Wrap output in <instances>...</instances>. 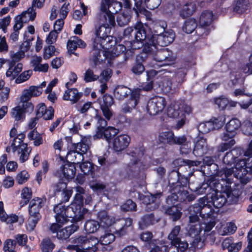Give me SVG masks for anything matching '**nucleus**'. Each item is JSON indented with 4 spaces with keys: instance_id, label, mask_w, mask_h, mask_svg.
<instances>
[{
    "instance_id": "obj_1",
    "label": "nucleus",
    "mask_w": 252,
    "mask_h": 252,
    "mask_svg": "<svg viewBox=\"0 0 252 252\" xmlns=\"http://www.w3.org/2000/svg\"><path fill=\"white\" fill-rule=\"evenodd\" d=\"M184 184L180 182L170 183L169 181L168 192H170L165 199V203L167 205V208L165 209V213L169 216V218L173 221H177L181 219L182 216L181 207L179 204L176 203L180 202L187 204L193 201L196 195L192 193H189L187 190H185L187 179H185Z\"/></svg>"
},
{
    "instance_id": "obj_2",
    "label": "nucleus",
    "mask_w": 252,
    "mask_h": 252,
    "mask_svg": "<svg viewBox=\"0 0 252 252\" xmlns=\"http://www.w3.org/2000/svg\"><path fill=\"white\" fill-rule=\"evenodd\" d=\"M76 192L73 202L66 207L62 204L55 205L53 208L54 217L59 222H63L66 217L72 218L73 221H80L84 219L88 209L84 207L85 189L81 187L76 188Z\"/></svg>"
},
{
    "instance_id": "obj_3",
    "label": "nucleus",
    "mask_w": 252,
    "mask_h": 252,
    "mask_svg": "<svg viewBox=\"0 0 252 252\" xmlns=\"http://www.w3.org/2000/svg\"><path fill=\"white\" fill-rule=\"evenodd\" d=\"M103 14V18L104 19V24L99 26L95 30V37L94 39V49L92 53L91 60L94 62L95 64L99 62V57H100V48L105 42L107 39L106 43L110 41V38L113 37L109 35L110 33L111 27H114L116 25L115 18L114 13H112L108 11V9L106 11H101Z\"/></svg>"
},
{
    "instance_id": "obj_4",
    "label": "nucleus",
    "mask_w": 252,
    "mask_h": 252,
    "mask_svg": "<svg viewBox=\"0 0 252 252\" xmlns=\"http://www.w3.org/2000/svg\"><path fill=\"white\" fill-rule=\"evenodd\" d=\"M145 152V149L142 144H139L127 150V154L130 157V161L124 169L120 171L119 175L122 178L132 179L139 174L140 171L139 165Z\"/></svg>"
},
{
    "instance_id": "obj_5",
    "label": "nucleus",
    "mask_w": 252,
    "mask_h": 252,
    "mask_svg": "<svg viewBox=\"0 0 252 252\" xmlns=\"http://www.w3.org/2000/svg\"><path fill=\"white\" fill-rule=\"evenodd\" d=\"M188 211L189 223L198 222L199 217L203 219H212L215 217L214 216L215 211L212 208L208 197L200 198L198 203L188 207Z\"/></svg>"
},
{
    "instance_id": "obj_6",
    "label": "nucleus",
    "mask_w": 252,
    "mask_h": 252,
    "mask_svg": "<svg viewBox=\"0 0 252 252\" xmlns=\"http://www.w3.org/2000/svg\"><path fill=\"white\" fill-rule=\"evenodd\" d=\"M115 97L119 100H123L130 95L129 98L123 105L122 111L125 113H130L137 105L140 100V90H131L124 86H117L114 91Z\"/></svg>"
},
{
    "instance_id": "obj_7",
    "label": "nucleus",
    "mask_w": 252,
    "mask_h": 252,
    "mask_svg": "<svg viewBox=\"0 0 252 252\" xmlns=\"http://www.w3.org/2000/svg\"><path fill=\"white\" fill-rule=\"evenodd\" d=\"M146 28L143 24L137 22L134 27H128L124 32V35L131 37L130 45L133 50H137L143 46V42L145 40Z\"/></svg>"
},
{
    "instance_id": "obj_8",
    "label": "nucleus",
    "mask_w": 252,
    "mask_h": 252,
    "mask_svg": "<svg viewBox=\"0 0 252 252\" xmlns=\"http://www.w3.org/2000/svg\"><path fill=\"white\" fill-rule=\"evenodd\" d=\"M43 200L39 197L33 198L30 202L29 206V213L30 215L26 227L30 231H32L36 225L38 221L41 218L39 213L40 209L43 206Z\"/></svg>"
},
{
    "instance_id": "obj_9",
    "label": "nucleus",
    "mask_w": 252,
    "mask_h": 252,
    "mask_svg": "<svg viewBox=\"0 0 252 252\" xmlns=\"http://www.w3.org/2000/svg\"><path fill=\"white\" fill-rule=\"evenodd\" d=\"M220 179H216L214 177L209 178L206 181L205 179L204 182L202 183L201 189L202 190H204L205 193H206V190L208 189V191L213 190L216 192L221 191L224 190V187L226 186L228 184H232L233 179L228 177L227 178L224 176L219 177Z\"/></svg>"
},
{
    "instance_id": "obj_10",
    "label": "nucleus",
    "mask_w": 252,
    "mask_h": 252,
    "mask_svg": "<svg viewBox=\"0 0 252 252\" xmlns=\"http://www.w3.org/2000/svg\"><path fill=\"white\" fill-rule=\"evenodd\" d=\"M244 153V151L240 148L236 147L231 150L229 152L226 153L224 156L222 161L224 164L228 166H232L234 165V176L237 178H239L241 180V182L243 184L247 183V181H245V179L243 177L245 176L238 177L237 175L239 172L238 169H236V165L240 162L241 161H245V160H242L239 158V157Z\"/></svg>"
},
{
    "instance_id": "obj_11",
    "label": "nucleus",
    "mask_w": 252,
    "mask_h": 252,
    "mask_svg": "<svg viewBox=\"0 0 252 252\" xmlns=\"http://www.w3.org/2000/svg\"><path fill=\"white\" fill-rule=\"evenodd\" d=\"M110 41L109 42L106 43V41L108 40V39H106L105 42L102 47L100 48V57H99V62L97 64H95L94 62L91 60L92 58V53L94 49V42L93 43V49L91 52H90V62L91 63H93L94 66H96L97 65L101 64L105 60L107 59H111L115 56H119L120 54L123 53L126 49V47L122 44L117 45L114 48L112 49V51H103L102 50V49H105V46L107 45L108 43H111L113 42L112 38H110Z\"/></svg>"
},
{
    "instance_id": "obj_12",
    "label": "nucleus",
    "mask_w": 252,
    "mask_h": 252,
    "mask_svg": "<svg viewBox=\"0 0 252 252\" xmlns=\"http://www.w3.org/2000/svg\"><path fill=\"white\" fill-rule=\"evenodd\" d=\"M166 105V101L164 97L155 96L150 98L147 104V113L151 116H155L161 112Z\"/></svg>"
},
{
    "instance_id": "obj_13",
    "label": "nucleus",
    "mask_w": 252,
    "mask_h": 252,
    "mask_svg": "<svg viewBox=\"0 0 252 252\" xmlns=\"http://www.w3.org/2000/svg\"><path fill=\"white\" fill-rule=\"evenodd\" d=\"M156 51L154 59L157 62L161 63L160 65H169L174 63L176 58L171 51L165 48Z\"/></svg>"
},
{
    "instance_id": "obj_14",
    "label": "nucleus",
    "mask_w": 252,
    "mask_h": 252,
    "mask_svg": "<svg viewBox=\"0 0 252 252\" xmlns=\"http://www.w3.org/2000/svg\"><path fill=\"white\" fill-rule=\"evenodd\" d=\"M135 1L136 9L141 15L147 16L150 12L146 9L154 10L158 8L161 2V0H134Z\"/></svg>"
},
{
    "instance_id": "obj_15",
    "label": "nucleus",
    "mask_w": 252,
    "mask_h": 252,
    "mask_svg": "<svg viewBox=\"0 0 252 252\" xmlns=\"http://www.w3.org/2000/svg\"><path fill=\"white\" fill-rule=\"evenodd\" d=\"M35 17L36 12L33 11L32 7L23 11L20 15L15 18V24L13 26L14 31L18 32L23 27L24 23H26L29 21H33Z\"/></svg>"
},
{
    "instance_id": "obj_16",
    "label": "nucleus",
    "mask_w": 252,
    "mask_h": 252,
    "mask_svg": "<svg viewBox=\"0 0 252 252\" xmlns=\"http://www.w3.org/2000/svg\"><path fill=\"white\" fill-rule=\"evenodd\" d=\"M22 102V106L18 105L12 109L11 116L17 121L25 119L26 113H31L33 111L34 105L32 102Z\"/></svg>"
},
{
    "instance_id": "obj_17",
    "label": "nucleus",
    "mask_w": 252,
    "mask_h": 252,
    "mask_svg": "<svg viewBox=\"0 0 252 252\" xmlns=\"http://www.w3.org/2000/svg\"><path fill=\"white\" fill-rule=\"evenodd\" d=\"M91 136H84L82 137L80 142L77 143H72V150L68 151L66 153L67 157L72 154H80L83 155L86 154L90 149L89 145L91 143Z\"/></svg>"
},
{
    "instance_id": "obj_18",
    "label": "nucleus",
    "mask_w": 252,
    "mask_h": 252,
    "mask_svg": "<svg viewBox=\"0 0 252 252\" xmlns=\"http://www.w3.org/2000/svg\"><path fill=\"white\" fill-rule=\"evenodd\" d=\"M241 126V121L237 118L230 120L225 126L226 132L222 136V140L228 141L230 138H233L237 133Z\"/></svg>"
},
{
    "instance_id": "obj_19",
    "label": "nucleus",
    "mask_w": 252,
    "mask_h": 252,
    "mask_svg": "<svg viewBox=\"0 0 252 252\" xmlns=\"http://www.w3.org/2000/svg\"><path fill=\"white\" fill-rule=\"evenodd\" d=\"M145 40L143 41V46H142V52L140 54H143L146 55L147 58L148 56L150 54H154L157 50L158 45L156 42L154 35H153L149 31L148 32L146 30Z\"/></svg>"
},
{
    "instance_id": "obj_20",
    "label": "nucleus",
    "mask_w": 252,
    "mask_h": 252,
    "mask_svg": "<svg viewBox=\"0 0 252 252\" xmlns=\"http://www.w3.org/2000/svg\"><path fill=\"white\" fill-rule=\"evenodd\" d=\"M131 138L127 134H122L116 136L112 141L113 150L117 153L122 152L128 147Z\"/></svg>"
},
{
    "instance_id": "obj_21",
    "label": "nucleus",
    "mask_w": 252,
    "mask_h": 252,
    "mask_svg": "<svg viewBox=\"0 0 252 252\" xmlns=\"http://www.w3.org/2000/svg\"><path fill=\"white\" fill-rule=\"evenodd\" d=\"M76 168L74 162H65L59 171L60 177L69 182L73 179L76 173Z\"/></svg>"
},
{
    "instance_id": "obj_22",
    "label": "nucleus",
    "mask_w": 252,
    "mask_h": 252,
    "mask_svg": "<svg viewBox=\"0 0 252 252\" xmlns=\"http://www.w3.org/2000/svg\"><path fill=\"white\" fill-rule=\"evenodd\" d=\"M119 132L118 129L109 126L103 129L100 133H95L93 136V139L94 140L102 139L110 143L112 138H114Z\"/></svg>"
},
{
    "instance_id": "obj_23",
    "label": "nucleus",
    "mask_w": 252,
    "mask_h": 252,
    "mask_svg": "<svg viewBox=\"0 0 252 252\" xmlns=\"http://www.w3.org/2000/svg\"><path fill=\"white\" fill-rule=\"evenodd\" d=\"M154 35L156 42L158 45L165 47L173 42L175 35L172 32H164L159 34H152Z\"/></svg>"
},
{
    "instance_id": "obj_24",
    "label": "nucleus",
    "mask_w": 252,
    "mask_h": 252,
    "mask_svg": "<svg viewBox=\"0 0 252 252\" xmlns=\"http://www.w3.org/2000/svg\"><path fill=\"white\" fill-rule=\"evenodd\" d=\"M208 150L206 139L200 136L197 137L192 151L193 155L197 157H203L207 153Z\"/></svg>"
},
{
    "instance_id": "obj_25",
    "label": "nucleus",
    "mask_w": 252,
    "mask_h": 252,
    "mask_svg": "<svg viewBox=\"0 0 252 252\" xmlns=\"http://www.w3.org/2000/svg\"><path fill=\"white\" fill-rule=\"evenodd\" d=\"M70 219V220L73 223L63 228H61L56 235L58 239L63 241L67 240L72 234L76 231L79 228V225L77 223L78 221L74 222L72 218Z\"/></svg>"
},
{
    "instance_id": "obj_26",
    "label": "nucleus",
    "mask_w": 252,
    "mask_h": 252,
    "mask_svg": "<svg viewBox=\"0 0 252 252\" xmlns=\"http://www.w3.org/2000/svg\"><path fill=\"white\" fill-rule=\"evenodd\" d=\"M231 184H228L226 186H225L223 192L226 195L227 199L229 200L230 203L237 204L240 200L242 192L238 189H232Z\"/></svg>"
},
{
    "instance_id": "obj_27",
    "label": "nucleus",
    "mask_w": 252,
    "mask_h": 252,
    "mask_svg": "<svg viewBox=\"0 0 252 252\" xmlns=\"http://www.w3.org/2000/svg\"><path fill=\"white\" fill-rule=\"evenodd\" d=\"M210 173L218 177L224 176L225 178L231 177L234 173V168L223 167L219 169L218 165L215 162L208 167Z\"/></svg>"
},
{
    "instance_id": "obj_28",
    "label": "nucleus",
    "mask_w": 252,
    "mask_h": 252,
    "mask_svg": "<svg viewBox=\"0 0 252 252\" xmlns=\"http://www.w3.org/2000/svg\"><path fill=\"white\" fill-rule=\"evenodd\" d=\"M146 55L143 54L137 55L131 69L132 72L137 75L141 74L145 70L144 63H146Z\"/></svg>"
},
{
    "instance_id": "obj_29",
    "label": "nucleus",
    "mask_w": 252,
    "mask_h": 252,
    "mask_svg": "<svg viewBox=\"0 0 252 252\" xmlns=\"http://www.w3.org/2000/svg\"><path fill=\"white\" fill-rule=\"evenodd\" d=\"M122 227L116 231V234L119 237L128 235L132 232L134 229L133 220L132 218L127 217L122 220Z\"/></svg>"
},
{
    "instance_id": "obj_30",
    "label": "nucleus",
    "mask_w": 252,
    "mask_h": 252,
    "mask_svg": "<svg viewBox=\"0 0 252 252\" xmlns=\"http://www.w3.org/2000/svg\"><path fill=\"white\" fill-rule=\"evenodd\" d=\"M213 20V13L212 11L204 10L202 12L199 19V25L196 33L199 30H205V28L209 26Z\"/></svg>"
},
{
    "instance_id": "obj_31",
    "label": "nucleus",
    "mask_w": 252,
    "mask_h": 252,
    "mask_svg": "<svg viewBox=\"0 0 252 252\" xmlns=\"http://www.w3.org/2000/svg\"><path fill=\"white\" fill-rule=\"evenodd\" d=\"M236 166L239 171L237 176H245L247 174L252 175V158H248L246 161H241Z\"/></svg>"
},
{
    "instance_id": "obj_32",
    "label": "nucleus",
    "mask_w": 252,
    "mask_h": 252,
    "mask_svg": "<svg viewBox=\"0 0 252 252\" xmlns=\"http://www.w3.org/2000/svg\"><path fill=\"white\" fill-rule=\"evenodd\" d=\"M63 96L64 100H70L72 104L77 103L82 97L83 93L78 92L76 88H66Z\"/></svg>"
},
{
    "instance_id": "obj_33",
    "label": "nucleus",
    "mask_w": 252,
    "mask_h": 252,
    "mask_svg": "<svg viewBox=\"0 0 252 252\" xmlns=\"http://www.w3.org/2000/svg\"><path fill=\"white\" fill-rule=\"evenodd\" d=\"M42 91V87L40 86H31L29 89L24 91L23 94L21 97V101L29 102L32 97L39 96Z\"/></svg>"
},
{
    "instance_id": "obj_34",
    "label": "nucleus",
    "mask_w": 252,
    "mask_h": 252,
    "mask_svg": "<svg viewBox=\"0 0 252 252\" xmlns=\"http://www.w3.org/2000/svg\"><path fill=\"white\" fill-rule=\"evenodd\" d=\"M223 192L220 191L216 192L212 194L211 200H209L210 204L213 205L214 208L219 209L223 207L227 202V198L223 194Z\"/></svg>"
},
{
    "instance_id": "obj_35",
    "label": "nucleus",
    "mask_w": 252,
    "mask_h": 252,
    "mask_svg": "<svg viewBox=\"0 0 252 252\" xmlns=\"http://www.w3.org/2000/svg\"><path fill=\"white\" fill-rule=\"evenodd\" d=\"M196 9V4L193 2H188L184 4L179 10V15L183 19L191 16Z\"/></svg>"
},
{
    "instance_id": "obj_36",
    "label": "nucleus",
    "mask_w": 252,
    "mask_h": 252,
    "mask_svg": "<svg viewBox=\"0 0 252 252\" xmlns=\"http://www.w3.org/2000/svg\"><path fill=\"white\" fill-rule=\"evenodd\" d=\"M155 222V218L154 213L145 214L143 216L138 222V227L141 230H144L149 226L153 225Z\"/></svg>"
},
{
    "instance_id": "obj_37",
    "label": "nucleus",
    "mask_w": 252,
    "mask_h": 252,
    "mask_svg": "<svg viewBox=\"0 0 252 252\" xmlns=\"http://www.w3.org/2000/svg\"><path fill=\"white\" fill-rule=\"evenodd\" d=\"M147 248L150 249L149 252H166L167 249L165 242L158 239H154Z\"/></svg>"
},
{
    "instance_id": "obj_38",
    "label": "nucleus",
    "mask_w": 252,
    "mask_h": 252,
    "mask_svg": "<svg viewBox=\"0 0 252 252\" xmlns=\"http://www.w3.org/2000/svg\"><path fill=\"white\" fill-rule=\"evenodd\" d=\"M168 186H169V185L168 186H166V187ZM165 188L166 189H164L163 188L162 191H157L156 193H153V194L151 193H149L150 198H151V200L152 201L153 204V205L152 206V208H150V211H152V210H154L158 208L159 206L160 203V201H161L160 198L161 197V196L163 194L165 195L169 193V192H168V188H166V187H165Z\"/></svg>"
},
{
    "instance_id": "obj_39",
    "label": "nucleus",
    "mask_w": 252,
    "mask_h": 252,
    "mask_svg": "<svg viewBox=\"0 0 252 252\" xmlns=\"http://www.w3.org/2000/svg\"><path fill=\"white\" fill-rule=\"evenodd\" d=\"M81 172L85 175H90L94 178L95 177V166L89 161L83 162L80 165Z\"/></svg>"
},
{
    "instance_id": "obj_40",
    "label": "nucleus",
    "mask_w": 252,
    "mask_h": 252,
    "mask_svg": "<svg viewBox=\"0 0 252 252\" xmlns=\"http://www.w3.org/2000/svg\"><path fill=\"white\" fill-rule=\"evenodd\" d=\"M179 173L177 172V176H178V180H177V182L179 181V182H181L182 184H184V183L185 182V179H188V178H185L183 179V181H181L180 179V178L179 177ZM188 182H189V189L191 191L195 192L197 194H203L205 193L204 190H202V189H201V186H202V183L198 182H196V183H195V182H189L188 181V180H187V184H186V186H187ZM186 187H185V189H186Z\"/></svg>"
},
{
    "instance_id": "obj_41",
    "label": "nucleus",
    "mask_w": 252,
    "mask_h": 252,
    "mask_svg": "<svg viewBox=\"0 0 252 252\" xmlns=\"http://www.w3.org/2000/svg\"><path fill=\"white\" fill-rule=\"evenodd\" d=\"M134 13H130L128 11H123L117 16V22L120 27H124L127 25L130 21Z\"/></svg>"
},
{
    "instance_id": "obj_42",
    "label": "nucleus",
    "mask_w": 252,
    "mask_h": 252,
    "mask_svg": "<svg viewBox=\"0 0 252 252\" xmlns=\"http://www.w3.org/2000/svg\"><path fill=\"white\" fill-rule=\"evenodd\" d=\"M97 218L99 220V223L100 227L107 228L112 224V220L105 211L99 212L97 214Z\"/></svg>"
},
{
    "instance_id": "obj_43",
    "label": "nucleus",
    "mask_w": 252,
    "mask_h": 252,
    "mask_svg": "<svg viewBox=\"0 0 252 252\" xmlns=\"http://www.w3.org/2000/svg\"><path fill=\"white\" fill-rule=\"evenodd\" d=\"M32 192L31 188L28 187L24 188L21 194V200L19 202L21 208L28 204L32 197Z\"/></svg>"
},
{
    "instance_id": "obj_44",
    "label": "nucleus",
    "mask_w": 252,
    "mask_h": 252,
    "mask_svg": "<svg viewBox=\"0 0 252 252\" xmlns=\"http://www.w3.org/2000/svg\"><path fill=\"white\" fill-rule=\"evenodd\" d=\"M181 231V227L180 225L175 226L172 229L170 233L168 236V239L171 242V244L173 246L176 247L177 244L180 242L181 238L178 235Z\"/></svg>"
},
{
    "instance_id": "obj_45",
    "label": "nucleus",
    "mask_w": 252,
    "mask_h": 252,
    "mask_svg": "<svg viewBox=\"0 0 252 252\" xmlns=\"http://www.w3.org/2000/svg\"><path fill=\"white\" fill-rule=\"evenodd\" d=\"M22 68L23 64L22 63H18L13 66H11V63H9V68L6 72V76L11 77V80L14 79L22 71Z\"/></svg>"
},
{
    "instance_id": "obj_46",
    "label": "nucleus",
    "mask_w": 252,
    "mask_h": 252,
    "mask_svg": "<svg viewBox=\"0 0 252 252\" xmlns=\"http://www.w3.org/2000/svg\"><path fill=\"white\" fill-rule=\"evenodd\" d=\"M100 227L99 221L94 220H87L84 224V229L88 234L96 232Z\"/></svg>"
},
{
    "instance_id": "obj_47",
    "label": "nucleus",
    "mask_w": 252,
    "mask_h": 252,
    "mask_svg": "<svg viewBox=\"0 0 252 252\" xmlns=\"http://www.w3.org/2000/svg\"><path fill=\"white\" fill-rule=\"evenodd\" d=\"M174 136V133L172 130L163 131L159 133L158 139L160 143L171 145Z\"/></svg>"
},
{
    "instance_id": "obj_48",
    "label": "nucleus",
    "mask_w": 252,
    "mask_h": 252,
    "mask_svg": "<svg viewBox=\"0 0 252 252\" xmlns=\"http://www.w3.org/2000/svg\"><path fill=\"white\" fill-rule=\"evenodd\" d=\"M197 24L196 21L194 18H189L187 20L183 26V31L188 33H192L196 29L197 30Z\"/></svg>"
},
{
    "instance_id": "obj_49",
    "label": "nucleus",
    "mask_w": 252,
    "mask_h": 252,
    "mask_svg": "<svg viewBox=\"0 0 252 252\" xmlns=\"http://www.w3.org/2000/svg\"><path fill=\"white\" fill-rule=\"evenodd\" d=\"M98 243L97 238L90 236L86 242L85 248L88 251V252H96L98 250Z\"/></svg>"
},
{
    "instance_id": "obj_50",
    "label": "nucleus",
    "mask_w": 252,
    "mask_h": 252,
    "mask_svg": "<svg viewBox=\"0 0 252 252\" xmlns=\"http://www.w3.org/2000/svg\"><path fill=\"white\" fill-rule=\"evenodd\" d=\"M100 107H111L114 102L113 97L107 94L98 98Z\"/></svg>"
},
{
    "instance_id": "obj_51",
    "label": "nucleus",
    "mask_w": 252,
    "mask_h": 252,
    "mask_svg": "<svg viewBox=\"0 0 252 252\" xmlns=\"http://www.w3.org/2000/svg\"><path fill=\"white\" fill-rule=\"evenodd\" d=\"M123 4L125 9L124 11H128L130 13H134V16L138 18L141 15V13L136 9L135 1H134V6L132 7V3L130 0H123Z\"/></svg>"
},
{
    "instance_id": "obj_52",
    "label": "nucleus",
    "mask_w": 252,
    "mask_h": 252,
    "mask_svg": "<svg viewBox=\"0 0 252 252\" xmlns=\"http://www.w3.org/2000/svg\"><path fill=\"white\" fill-rule=\"evenodd\" d=\"M68 182L65 179L60 177L59 182L53 186L54 195L56 196L60 192L65 189L67 188Z\"/></svg>"
},
{
    "instance_id": "obj_53",
    "label": "nucleus",
    "mask_w": 252,
    "mask_h": 252,
    "mask_svg": "<svg viewBox=\"0 0 252 252\" xmlns=\"http://www.w3.org/2000/svg\"><path fill=\"white\" fill-rule=\"evenodd\" d=\"M121 209L124 212H134L137 210V205L131 199H127L121 205Z\"/></svg>"
},
{
    "instance_id": "obj_54",
    "label": "nucleus",
    "mask_w": 252,
    "mask_h": 252,
    "mask_svg": "<svg viewBox=\"0 0 252 252\" xmlns=\"http://www.w3.org/2000/svg\"><path fill=\"white\" fill-rule=\"evenodd\" d=\"M94 118L97 120L95 133H100L103 129L107 126V122L101 115L98 114H96Z\"/></svg>"
},
{
    "instance_id": "obj_55",
    "label": "nucleus",
    "mask_w": 252,
    "mask_h": 252,
    "mask_svg": "<svg viewBox=\"0 0 252 252\" xmlns=\"http://www.w3.org/2000/svg\"><path fill=\"white\" fill-rule=\"evenodd\" d=\"M137 193L138 194V198L141 201L142 203L146 205L147 210L149 209L150 210V208H152L153 204L150 198V194L144 195L139 191L137 192Z\"/></svg>"
},
{
    "instance_id": "obj_56",
    "label": "nucleus",
    "mask_w": 252,
    "mask_h": 252,
    "mask_svg": "<svg viewBox=\"0 0 252 252\" xmlns=\"http://www.w3.org/2000/svg\"><path fill=\"white\" fill-rule=\"evenodd\" d=\"M22 147L23 148H21L20 156V160L21 163H23L28 159L30 153L32 151L31 148L28 147L27 144L23 143Z\"/></svg>"
},
{
    "instance_id": "obj_57",
    "label": "nucleus",
    "mask_w": 252,
    "mask_h": 252,
    "mask_svg": "<svg viewBox=\"0 0 252 252\" xmlns=\"http://www.w3.org/2000/svg\"><path fill=\"white\" fill-rule=\"evenodd\" d=\"M214 102L220 110H224L228 107V99L223 95L216 98Z\"/></svg>"
},
{
    "instance_id": "obj_58",
    "label": "nucleus",
    "mask_w": 252,
    "mask_h": 252,
    "mask_svg": "<svg viewBox=\"0 0 252 252\" xmlns=\"http://www.w3.org/2000/svg\"><path fill=\"white\" fill-rule=\"evenodd\" d=\"M16 242L12 239H8L3 243V250L4 252H16Z\"/></svg>"
},
{
    "instance_id": "obj_59",
    "label": "nucleus",
    "mask_w": 252,
    "mask_h": 252,
    "mask_svg": "<svg viewBox=\"0 0 252 252\" xmlns=\"http://www.w3.org/2000/svg\"><path fill=\"white\" fill-rule=\"evenodd\" d=\"M115 239V236L110 233H106L100 238V241L102 245H108L112 243Z\"/></svg>"
},
{
    "instance_id": "obj_60",
    "label": "nucleus",
    "mask_w": 252,
    "mask_h": 252,
    "mask_svg": "<svg viewBox=\"0 0 252 252\" xmlns=\"http://www.w3.org/2000/svg\"><path fill=\"white\" fill-rule=\"evenodd\" d=\"M225 118L223 116H218L217 117H214L210 120V121L213 123L214 129H219L220 128L224 125Z\"/></svg>"
},
{
    "instance_id": "obj_61",
    "label": "nucleus",
    "mask_w": 252,
    "mask_h": 252,
    "mask_svg": "<svg viewBox=\"0 0 252 252\" xmlns=\"http://www.w3.org/2000/svg\"><path fill=\"white\" fill-rule=\"evenodd\" d=\"M184 113L183 111L181 110L179 108L176 109L175 107H170L167 109L168 116L172 118H178L180 117L183 116Z\"/></svg>"
},
{
    "instance_id": "obj_62",
    "label": "nucleus",
    "mask_w": 252,
    "mask_h": 252,
    "mask_svg": "<svg viewBox=\"0 0 252 252\" xmlns=\"http://www.w3.org/2000/svg\"><path fill=\"white\" fill-rule=\"evenodd\" d=\"M25 56L24 51L20 50L11 56V60L9 63H11V66H15L16 63L23 59Z\"/></svg>"
},
{
    "instance_id": "obj_63",
    "label": "nucleus",
    "mask_w": 252,
    "mask_h": 252,
    "mask_svg": "<svg viewBox=\"0 0 252 252\" xmlns=\"http://www.w3.org/2000/svg\"><path fill=\"white\" fill-rule=\"evenodd\" d=\"M199 128H200V131L203 133H207L211 131L215 130L213 123L210 121L200 124Z\"/></svg>"
},
{
    "instance_id": "obj_64",
    "label": "nucleus",
    "mask_w": 252,
    "mask_h": 252,
    "mask_svg": "<svg viewBox=\"0 0 252 252\" xmlns=\"http://www.w3.org/2000/svg\"><path fill=\"white\" fill-rule=\"evenodd\" d=\"M32 74V71L30 70L23 72L16 77L15 82L17 84H20L28 80L31 77Z\"/></svg>"
}]
</instances>
